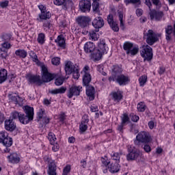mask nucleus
I'll use <instances>...</instances> for the list:
<instances>
[{
    "instance_id": "obj_7",
    "label": "nucleus",
    "mask_w": 175,
    "mask_h": 175,
    "mask_svg": "<svg viewBox=\"0 0 175 175\" xmlns=\"http://www.w3.org/2000/svg\"><path fill=\"white\" fill-rule=\"evenodd\" d=\"M144 38L148 46H153L157 42H159V33L154 32V30L149 29L147 33L144 34Z\"/></svg>"
},
{
    "instance_id": "obj_44",
    "label": "nucleus",
    "mask_w": 175,
    "mask_h": 175,
    "mask_svg": "<svg viewBox=\"0 0 175 175\" xmlns=\"http://www.w3.org/2000/svg\"><path fill=\"white\" fill-rule=\"evenodd\" d=\"M65 81V77L59 76L55 79V84L57 86L62 85Z\"/></svg>"
},
{
    "instance_id": "obj_21",
    "label": "nucleus",
    "mask_w": 175,
    "mask_h": 175,
    "mask_svg": "<svg viewBox=\"0 0 175 175\" xmlns=\"http://www.w3.org/2000/svg\"><path fill=\"white\" fill-rule=\"evenodd\" d=\"M122 94H123L122 91L118 89L117 92H111L110 94V96H111L114 102L119 103V102H121V100H122V98H124V96L122 95Z\"/></svg>"
},
{
    "instance_id": "obj_11",
    "label": "nucleus",
    "mask_w": 175,
    "mask_h": 175,
    "mask_svg": "<svg viewBox=\"0 0 175 175\" xmlns=\"http://www.w3.org/2000/svg\"><path fill=\"white\" fill-rule=\"evenodd\" d=\"M123 50L126 51V54H131V55H136L139 53V46H133V43L131 42H125L123 44Z\"/></svg>"
},
{
    "instance_id": "obj_64",
    "label": "nucleus",
    "mask_w": 175,
    "mask_h": 175,
    "mask_svg": "<svg viewBox=\"0 0 175 175\" xmlns=\"http://www.w3.org/2000/svg\"><path fill=\"white\" fill-rule=\"evenodd\" d=\"M0 50H1V51L3 52V53L1 54V58H3V59H6V58H8V51L3 49H1Z\"/></svg>"
},
{
    "instance_id": "obj_35",
    "label": "nucleus",
    "mask_w": 175,
    "mask_h": 175,
    "mask_svg": "<svg viewBox=\"0 0 175 175\" xmlns=\"http://www.w3.org/2000/svg\"><path fill=\"white\" fill-rule=\"evenodd\" d=\"M121 155H122V153L113 151L110 154V157L112 159V161H116L117 163H120V161L121 159Z\"/></svg>"
},
{
    "instance_id": "obj_18",
    "label": "nucleus",
    "mask_w": 175,
    "mask_h": 175,
    "mask_svg": "<svg viewBox=\"0 0 175 175\" xmlns=\"http://www.w3.org/2000/svg\"><path fill=\"white\" fill-rule=\"evenodd\" d=\"M92 25L95 28L96 32H99V29L105 25V21H103V18L97 16L93 20Z\"/></svg>"
},
{
    "instance_id": "obj_31",
    "label": "nucleus",
    "mask_w": 175,
    "mask_h": 175,
    "mask_svg": "<svg viewBox=\"0 0 175 175\" xmlns=\"http://www.w3.org/2000/svg\"><path fill=\"white\" fill-rule=\"evenodd\" d=\"M15 55L18 57V58H21V59H24L28 56V52L25 49H19L15 51Z\"/></svg>"
},
{
    "instance_id": "obj_57",
    "label": "nucleus",
    "mask_w": 175,
    "mask_h": 175,
    "mask_svg": "<svg viewBox=\"0 0 175 175\" xmlns=\"http://www.w3.org/2000/svg\"><path fill=\"white\" fill-rule=\"evenodd\" d=\"M144 151H145V152H146V154H150V152H151V151H152V148H151V146L148 144H144Z\"/></svg>"
},
{
    "instance_id": "obj_24",
    "label": "nucleus",
    "mask_w": 175,
    "mask_h": 175,
    "mask_svg": "<svg viewBox=\"0 0 175 175\" xmlns=\"http://www.w3.org/2000/svg\"><path fill=\"white\" fill-rule=\"evenodd\" d=\"M86 87V95L88 96L90 100L95 99V88L92 85H88Z\"/></svg>"
},
{
    "instance_id": "obj_38",
    "label": "nucleus",
    "mask_w": 175,
    "mask_h": 175,
    "mask_svg": "<svg viewBox=\"0 0 175 175\" xmlns=\"http://www.w3.org/2000/svg\"><path fill=\"white\" fill-rule=\"evenodd\" d=\"M66 92V88L61 87L58 89L52 90L49 92L52 94V95H57V94H65Z\"/></svg>"
},
{
    "instance_id": "obj_30",
    "label": "nucleus",
    "mask_w": 175,
    "mask_h": 175,
    "mask_svg": "<svg viewBox=\"0 0 175 175\" xmlns=\"http://www.w3.org/2000/svg\"><path fill=\"white\" fill-rule=\"evenodd\" d=\"M7 158L10 163H19L21 159L18 154L15 152L10 154Z\"/></svg>"
},
{
    "instance_id": "obj_22",
    "label": "nucleus",
    "mask_w": 175,
    "mask_h": 175,
    "mask_svg": "<svg viewBox=\"0 0 175 175\" xmlns=\"http://www.w3.org/2000/svg\"><path fill=\"white\" fill-rule=\"evenodd\" d=\"M4 126L5 131H8L9 132H13V131L16 129V123L13 122V120L6 119L4 122Z\"/></svg>"
},
{
    "instance_id": "obj_33",
    "label": "nucleus",
    "mask_w": 175,
    "mask_h": 175,
    "mask_svg": "<svg viewBox=\"0 0 175 175\" xmlns=\"http://www.w3.org/2000/svg\"><path fill=\"white\" fill-rule=\"evenodd\" d=\"M165 39L167 41L172 40V34L173 33V26L167 25L165 28Z\"/></svg>"
},
{
    "instance_id": "obj_14",
    "label": "nucleus",
    "mask_w": 175,
    "mask_h": 175,
    "mask_svg": "<svg viewBox=\"0 0 175 175\" xmlns=\"http://www.w3.org/2000/svg\"><path fill=\"white\" fill-rule=\"evenodd\" d=\"M116 83L120 87H124V85H128L131 83V78L129 76L125 75L124 74H120L116 76Z\"/></svg>"
},
{
    "instance_id": "obj_2",
    "label": "nucleus",
    "mask_w": 175,
    "mask_h": 175,
    "mask_svg": "<svg viewBox=\"0 0 175 175\" xmlns=\"http://www.w3.org/2000/svg\"><path fill=\"white\" fill-rule=\"evenodd\" d=\"M135 146L140 147L142 144H150L152 142V136L150 132L142 131L137 133L135 139H133Z\"/></svg>"
},
{
    "instance_id": "obj_41",
    "label": "nucleus",
    "mask_w": 175,
    "mask_h": 175,
    "mask_svg": "<svg viewBox=\"0 0 175 175\" xmlns=\"http://www.w3.org/2000/svg\"><path fill=\"white\" fill-rule=\"evenodd\" d=\"M92 10H93L94 13H97L98 14H99V13H100L99 2L92 1Z\"/></svg>"
},
{
    "instance_id": "obj_25",
    "label": "nucleus",
    "mask_w": 175,
    "mask_h": 175,
    "mask_svg": "<svg viewBox=\"0 0 175 175\" xmlns=\"http://www.w3.org/2000/svg\"><path fill=\"white\" fill-rule=\"evenodd\" d=\"M53 28L54 26L53 25V22L50 19L42 22V29L44 32H49L53 30Z\"/></svg>"
},
{
    "instance_id": "obj_19",
    "label": "nucleus",
    "mask_w": 175,
    "mask_h": 175,
    "mask_svg": "<svg viewBox=\"0 0 175 175\" xmlns=\"http://www.w3.org/2000/svg\"><path fill=\"white\" fill-rule=\"evenodd\" d=\"M82 87L80 86H72L69 89L68 93L67 94L69 99H72L73 96H79L81 92Z\"/></svg>"
},
{
    "instance_id": "obj_13",
    "label": "nucleus",
    "mask_w": 175,
    "mask_h": 175,
    "mask_svg": "<svg viewBox=\"0 0 175 175\" xmlns=\"http://www.w3.org/2000/svg\"><path fill=\"white\" fill-rule=\"evenodd\" d=\"M149 16L150 20H155V21H161L162 18L165 14L163 11L157 10L155 9H151L149 12Z\"/></svg>"
},
{
    "instance_id": "obj_45",
    "label": "nucleus",
    "mask_w": 175,
    "mask_h": 175,
    "mask_svg": "<svg viewBox=\"0 0 175 175\" xmlns=\"http://www.w3.org/2000/svg\"><path fill=\"white\" fill-rule=\"evenodd\" d=\"M48 140L50 142V144H54V143H55V141L57 140L55 134L53 132H49L48 134Z\"/></svg>"
},
{
    "instance_id": "obj_29",
    "label": "nucleus",
    "mask_w": 175,
    "mask_h": 175,
    "mask_svg": "<svg viewBox=\"0 0 175 175\" xmlns=\"http://www.w3.org/2000/svg\"><path fill=\"white\" fill-rule=\"evenodd\" d=\"M53 3L56 6H62L64 10L69 9V3L66 0H53Z\"/></svg>"
},
{
    "instance_id": "obj_3",
    "label": "nucleus",
    "mask_w": 175,
    "mask_h": 175,
    "mask_svg": "<svg viewBox=\"0 0 175 175\" xmlns=\"http://www.w3.org/2000/svg\"><path fill=\"white\" fill-rule=\"evenodd\" d=\"M64 70L66 75H72L73 79L79 80L80 77V66L79 65L75 64L70 61H67L65 62Z\"/></svg>"
},
{
    "instance_id": "obj_32",
    "label": "nucleus",
    "mask_w": 175,
    "mask_h": 175,
    "mask_svg": "<svg viewBox=\"0 0 175 175\" xmlns=\"http://www.w3.org/2000/svg\"><path fill=\"white\" fill-rule=\"evenodd\" d=\"M8 80V70L5 68L0 69V84H3Z\"/></svg>"
},
{
    "instance_id": "obj_9",
    "label": "nucleus",
    "mask_w": 175,
    "mask_h": 175,
    "mask_svg": "<svg viewBox=\"0 0 175 175\" xmlns=\"http://www.w3.org/2000/svg\"><path fill=\"white\" fill-rule=\"evenodd\" d=\"M128 154L126 156V160L129 161H136L140 157V150L133 145H129L127 147Z\"/></svg>"
},
{
    "instance_id": "obj_28",
    "label": "nucleus",
    "mask_w": 175,
    "mask_h": 175,
    "mask_svg": "<svg viewBox=\"0 0 175 175\" xmlns=\"http://www.w3.org/2000/svg\"><path fill=\"white\" fill-rule=\"evenodd\" d=\"M47 173L49 175H57V165L54 161L49 163Z\"/></svg>"
},
{
    "instance_id": "obj_27",
    "label": "nucleus",
    "mask_w": 175,
    "mask_h": 175,
    "mask_svg": "<svg viewBox=\"0 0 175 175\" xmlns=\"http://www.w3.org/2000/svg\"><path fill=\"white\" fill-rule=\"evenodd\" d=\"M24 112L29 119H31V120L33 121V116H35L33 107L26 105L24 108Z\"/></svg>"
},
{
    "instance_id": "obj_58",
    "label": "nucleus",
    "mask_w": 175,
    "mask_h": 175,
    "mask_svg": "<svg viewBox=\"0 0 175 175\" xmlns=\"http://www.w3.org/2000/svg\"><path fill=\"white\" fill-rule=\"evenodd\" d=\"M66 120V114L65 113V112H62L59 115V121L62 122V124H64Z\"/></svg>"
},
{
    "instance_id": "obj_39",
    "label": "nucleus",
    "mask_w": 175,
    "mask_h": 175,
    "mask_svg": "<svg viewBox=\"0 0 175 175\" xmlns=\"http://www.w3.org/2000/svg\"><path fill=\"white\" fill-rule=\"evenodd\" d=\"M137 109L139 113H144L147 109V105H146V103L141 101L137 104Z\"/></svg>"
},
{
    "instance_id": "obj_49",
    "label": "nucleus",
    "mask_w": 175,
    "mask_h": 175,
    "mask_svg": "<svg viewBox=\"0 0 175 175\" xmlns=\"http://www.w3.org/2000/svg\"><path fill=\"white\" fill-rule=\"evenodd\" d=\"M20 116H21V113L18 112L17 111H14L11 113L10 118V120H20Z\"/></svg>"
},
{
    "instance_id": "obj_59",
    "label": "nucleus",
    "mask_w": 175,
    "mask_h": 175,
    "mask_svg": "<svg viewBox=\"0 0 175 175\" xmlns=\"http://www.w3.org/2000/svg\"><path fill=\"white\" fill-rule=\"evenodd\" d=\"M10 99L11 102L14 103V105H18V99H20V96H11Z\"/></svg>"
},
{
    "instance_id": "obj_55",
    "label": "nucleus",
    "mask_w": 175,
    "mask_h": 175,
    "mask_svg": "<svg viewBox=\"0 0 175 175\" xmlns=\"http://www.w3.org/2000/svg\"><path fill=\"white\" fill-rule=\"evenodd\" d=\"M52 65H55V66H58L59 64H61V58L58 57H55L51 59Z\"/></svg>"
},
{
    "instance_id": "obj_42",
    "label": "nucleus",
    "mask_w": 175,
    "mask_h": 175,
    "mask_svg": "<svg viewBox=\"0 0 175 175\" xmlns=\"http://www.w3.org/2000/svg\"><path fill=\"white\" fill-rule=\"evenodd\" d=\"M96 32L98 31H96V30H92L89 33V36L90 39H92V40H94V42H96V40H98V38H99V35H98Z\"/></svg>"
},
{
    "instance_id": "obj_63",
    "label": "nucleus",
    "mask_w": 175,
    "mask_h": 175,
    "mask_svg": "<svg viewBox=\"0 0 175 175\" xmlns=\"http://www.w3.org/2000/svg\"><path fill=\"white\" fill-rule=\"evenodd\" d=\"M8 6H9V1L5 0L4 1L0 2V8H1L2 9L8 8Z\"/></svg>"
},
{
    "instance_id": "obj_50",
    "label": "nucleus",
    "mask_w": 175,
    "mask_h": 175,
    "mask_svg": "<svg viewBox=\"0 0 175 175\" xmlns=\"http://www.w3.org/2000/svg\"><path fill=\"white\" fill-rule=\"evenodd\" d=\"M88 130V125L81 124H79V132L80 135H83V133H84L85 132H87Z\"/></svg>"
},
{
    "instance_id": "obj_36",
    "label": "nucleus",
    "mask_w": 175,
    "mask_h": 175,
    "mask_svg": "<svg viewBox=\"0 0 175 175\" xmlns=\"http://www.w3.org/2000/svg\"><path fill=\"white\" fill-rule=\"evenodd\" d=\"M118 18L120 21V27L122 31L125 29V23H124V12L122 11H119L118 12Z\"/></svg>"
},
{
    "instance_id": "obj_40",
    "label": "nucleus",
    "mask_w": 175,
    "mask_h": 175,
    "mask_svg": "<svg viewBox=\"0 0 175 175\" xmlns=\"http://www.w3.org/2000/svg\"><path fill=\"white\" fill-rule=\"evenodd\" d=\"M112 72L115 75H121L122 73V66L118 64L113 65Z\"/></svg>"
},
{
    "instance_id": "obj_37",
    "label": "nucleus",
    "mask_w": 175,
    "mask_h": 175,
    "mask_svg": "<svg viewBox=\"0 0 175 175\" xmlns=\"http://www.w3.org/2000/svg\"><path fill=\"white\" fill-rule=\"evenodd\" d=\"M37 42L38 44H44L46 43V34L44 33H39L37 37Z\"/></svg>"
},
{
    "instance_id": "obj_51",
    "label": "nucleus",
    "mask_w": 175,
    "mask_h": 175,
    "mask_svg": "<svg viewBox=\"0 0 175 175\" xmlns=\"http://www.w3.org/2000/svg\"><path fill=\"white\" fill-rule=\"evenodd\" d=\"M31 55H29L31 58H32L33 59V62H36V64H37V65H39V64H40V61H39V59L38 58V55H36V53H35L34 51H31Z\"/></svg>"
},
{
    "instance_id": "obj_56",
    "label": "nucleus",
    "mask_w": 175,
    "mask_h": 175,
    "mask_svg": "<svg viewBox=\"0 0 175 175\" xmlns=\"http://www.w3.org/2000/svg\"><path fill=\"white\" fill-rule=\"evenodd\" d=\"M89 122H90V118H88V116L85 115L82 117V120L80 124L83 125H88Z\"/></svg>"
},
{
    "instance_id": "obj_52",
    "label": "nucleus",
    "mask_w": 175,
    "mask_h": 175,
    "mask_svg": "<svg viewBox=\"0 0 175 175\" xmlns=\"http://www.w3.org/2000/svg\"><path fill=\"white\" fill-rule=\"evenodd\" d=\"M129 117L133 122H138L139 120H140V117L139 116L135 114V113H131L129 114Z\"/></svg>"
},
{
    "instance_id": "obj_26",
    "label": "nucleus",
    "mask_w": 175,
    "mask_h": 175,
    "mask_svg": "<svg viewBox=\"0 0 175 175\" xmlns=\"http://www.w3.org/2000/svg\"><path fill=\"white\" fill-rule=\"evenodd\" d=\"M108 169L112 174H114L116 173H118L121 169V165H120V163H109V165H108Z\"/></svg>"
},
{
    "instance_id": "obj_4",
    "label": "nucleus",
    "mask_w": 175,
    "mask_h": 175,
    "mask_svg": "<svg viewBox=\"0 0 175 175\" xmlns=\"http://www.w3.org/2000/svg\"><path fill=\"white\" fill-rule=\"evenodd\" d=\"M0 143L5 147L3 150L5 154L10 152V147L13 146V139L6 131L0 132Z\"/></svg>"
},
{
    "instance_id": "obj_43",
    "label": "nucleus",
    "mask_w": 175,
    "mask_h": 175,
    "mask_svg": "<svg viewBox=\"0 0 175 175\" xmlns=\"http://www.w3.org/2000/svg\"><path fill=\"white\" fill-rule=\"evenodd\" d=\"M12 38V34L9 33H4L1 36V39H2L3 42H10Z\"/></svg>"
},
{
    "instance_id": "obj_1",
    "label": "nucleus",
    "mask_w": 175,
    "mask_h": 175,
    "mask_svg": "<svg viewBox=\"0 0 175 175\" xmlns=\"http://www.w3.org/2000/svg\"><path fill=\"white\" fill-rule=\"evenodd\" d=\"M41 75L42 79L40 75L27 74L26 79L28 84H36L38 87H40L44 83H50L55 79V75L49 72V68L44 64L41 66Z\"/></svg>"
},
{
    "instance_id": "obj_60",
    "label": "nucleus",
    "mask_w": 175,
    "mask_h": 175,
    "mask_svg": "<svg viewBox=\"0 0 175 175\" xmlns=\"http://www.w3.org/2000/svg\"><path fill=\"white\" fill-rule=\"evenodd\" d=\"M101 162L103 166H109L110 165V161H107V156H105V157H101Z\"/></svg>"
},
{
    "instance_id": "obj_17",
    "label": "nucleus",
    "mask_w": 175,
    "mask_h": 175,
    "mask_svg": "<svg viewBox=\"0 0 175 175\" xmlns=\"http://www.w3.org/2000/svg\"><path fill=\"white\" fill-rule=\"evenodd\" d=\"M79 10L82 13L90 12L91 10V1L88 0H82L79 4Z\"/></svg>"
},
{
    "instance_id": "obj_6",
    "label": "nucleus",
    "mask_w": 175,
    "mask_h": 175,
    "mask_svg": "<svg viewBox=\"0 0 175 175\" xmlns=\"http://www.w3.org/2000/svg\"><path fill=\"white\" fill-rule=\"evenodd\" d=\"M140 55L144 59V62H151L154 58L152 48L150 45H144L140 51Z\"/></svg>"
},
{
    "instance_id": "obj_34",
    "label": "nucleus",
    "mask_w": 175,
    "mask_h": 175,
    "mask_svg": "<svg viewBox=\"0 0 175 175\" xmlns=\"http://www.w3.org/2000/svg\"><path fill=\"white\" fill-rule=\"evenodd\" d=\"M18 121L21 122V124H23V125H27L29 124V122H31L32 120L29 119V118L25 114L21 113Z\"/></svg>"
},
{
    "instance_id": "obj_10",
    "label": "nucleus",
    "mask_w": 175,
    "mask_h": 175,
    "mask_svg": "<svg viewBox=\"0 0 175 175\" xmlns=\"http://www.w3.org/2000/svg\"><path fill=\"white\" fill-rule=\"evenodd\" d=\"M83 50L86 54H90V57L91 59L95 60V54H96V48L95 44L92 42H87L84 44Z\"/></svg>"
},
{
    "instance_id": "obj_15",
    "label": "nucleus",
    "mask_w": 175,
    "mask_h": 175,
    "mask_svg": "<svg viewBox=\"0 0 175 175\" xmlns=\"http://www.w3.org/2000/svg\"><path fill=\"white\" fill-rule=\"evenodd\" d=\"M83 72H84V75L83 76V85L84 87L90 85V83H91V74H90V66H85V67L83 69Z\"/></svg>"
},
{
    "instance_id": "obj_62",
    "label": "nucleus",
    "mask_w": 175,
    "mask_h": 175,
    "mask_svg": "<svg viewBox=\"0 0 175 175\" xmlns=\"http://www.w3.org/2000/svg\"><path fill=\"white\" fill-rule=\"evenodd\" d=\"M51 146H53L52 151H53V152H57V151L59 150V145L58 144V143L54 142V144H51Z\"/></svg>"
},
{
    "instance_id": "obj_8",
    "label": "nucleus",
    "mask_w": 175,
    "mask_h": 175,
    "mask_svg": "<svg viewBox=\"0 0 175 175\" xmlns=\"http://www.w3.org/2000/svg\"><path fill=\"white\" fill-rule=\"evenodd\" d=\"M36 120L38 122H40L41 126L49 125L51 121L50 117L46 116V110L42 108L36 113Z\"/></svg>"
},
{
    "instance_id": "obj_5",
    "label": "nucleus",
    "mask_w": 175,
    "mask_h": 175,
    "mask_svg": "<svg viewBox=\"0 0 175 175\" xmlns=\"http://www.w3.org/2000/svg\"><path fill=\"white\" fill-rule=\"evenodd\" d=\"M107 44H106V41L105 40H100L98 43L97 49H96V53L94 55V61H100L103 54H107Z\"/></svg>"
},
{
    "instance_id": "obj_23",
    "label": "nucleus",
    "mask_w": 175,
    "mask_h": 175,
    "mask_svg": "<svg viewBox=\"0 0 175 175\" xmlns=\"http://www.w3.org/2000/svg\"><path fill=\"white\" fill-rule=\"evenodd\" d=\"M55 43L57 44L58 47H61L62 49H66V40L62 34L57 36V39L55 40Z\"/></svg>"
},
{
    "instance_id": "obj_12",
    "label": "nucleus",
    "mask_w": 175,
    "mask_h": 175,
    "mask_svg": "<svg viewBox=\"0 0 175 175\" xmlns=\"http://www.w3.org/2000/svg\"><path fill=\"white\" fill-rule=\"evenodd\" d=\"M129 115L128 113H124L120 117L121 123L118 126L117 131H120V133H124V126L126 125V124H129L131 122V118H129Z\"/></svg>"
},
{
    "instance_id": "obj_47",
    "label": "nucleus",
    "mask_w": 175,
    "mask_h": 175,
    "mask_svg": "<svg viewBox=\"0 0 175 175\" xmlns=\"http://www.w3.org/2000/svg\"><path fill=\"white\" fill-rule=\"evenodd\" d=\"M138 81L139 83V87H144L146 85V83H147V76L146 75H142L141 76Z\"/></svg>"
},
{
    "instance_id": "obj_16",
    "label": "nucleus",
    "mask_w": 175,
    "mask_h": 175,
    "mask_svg": "<svg viewBox=\"0 0 175 175\" xmlns=\"http://www.w3.org/2000/svg\"><path fill=\"white\" fill-rule=\"evenodd\" d=\"M76 21L81 28H86L91 23V18L89 16H80L76 19Z\"/></svg>"
},
{
    "instance_id": "obj_46",
    "label": "nucleus",
    "mask_w": 175,
    "mask_h": 175,
    "mask_svg": "<svg viewBox=\"0 0 175 175\" xmlns=\"http://www.w3.org/2000/svg\"><path fill=\"white\" fill-rule=\"evenodd\" d=\"M12 44L8 41H3V43L1 44V46L3 50H5V51H8V50L12 49Z\"/></svg>"
},
{
    "instance_id": "obj_61",
    "label": "nucleus",
    "mask_w": 175,
    "mask_h": 175,
    "mask_svg": "<svg viewBox=\"0 0 175 175\" xmlns=\"http://www.w3.org/2000/svg\"><path fill=\"white\" fill-rule=\"evenodd\" d=\"M107 22L109 25L113 24V23H115L116 21H114V16H113V14H109L107 16Z\"/></svg>"
},
{
    "instance_id": "obj_48",
    "label": "nucleus",
    "mask_w": 175,
    "mask_h": 175,
    "mask_svg": "<svg viewBox=\"0 0 175 175\" xmlns=\"http://www.w3.org/2000/svg\"><path fill=\"white\" fill-rule=\"evenodd\" d=\"M70 170H72V165H70V164L66 165V166L63 168L62 175H69Z\"/></svg>"
},
{
    "instance_id": "obj_54",
    "label": "nucleus",
    "mask_w": 175,
    "mask_h": 175,
    "mask_svg": "<svg viewBox=\"0 0 175 175\" xmlns=\"http://www.w3.org/2000/svg\"><path fill=\"white\" fill-rule=\"evenodd\" d=\"M124 2L126 5H129L130 3H133V5L138 3V5H140L142 3V0H124Z\"/></svg>"
},
{
    "instance_id": "obj_53",
    "label": "nucleus",
    "mask_w": 175,
    "mask_h": 175,
    "mask_svg": "<svg viewBox=\"0 0 175 175\" xmlns=\"http://www.w3.org/2000/svg\"><path fill=\"white\" fill-rule=\"evenodd\" d=\"M109 27L113 32H118V31H120V27H118V23H117V22H113L109 25Z\"/></svg>"
},
{
    "instance_id": "obj_20",
    "label": "nucleus",
    "mask_w": 175,
    "mask_h": 175,
    "mask_svg": "<svg viewBox=\"0 0 175 175\" xmlns=\"http://www.w3.org/2000/svg\"><path fill=\"white\" fill-rule=\"evenodd\" d=\"M50 18H51V12L50 11H44L38 14L36 20L38 23H43V21L50 20Z\"/></svg>"
}]
</instances>
